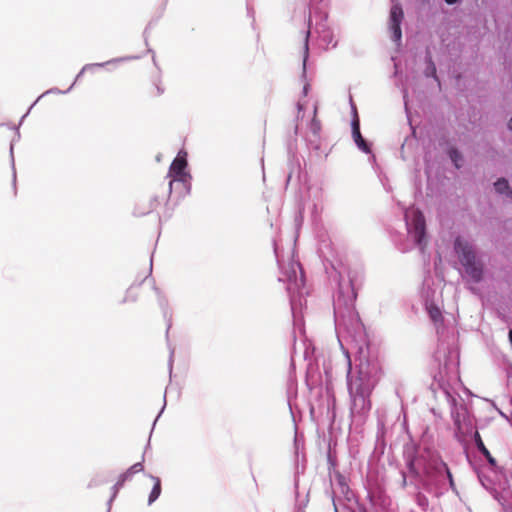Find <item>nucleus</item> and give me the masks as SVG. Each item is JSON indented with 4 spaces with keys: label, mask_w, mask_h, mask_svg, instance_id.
Listing matches in <instances>:
<instances>
[{
    "label": "nucleus",
    "mask_w": 512,
    "mask_h": 512,
    "mask_svg": "<svg viewBox=\"0 0 512 512\" xmlns=\"http://www.w3.org/2000/svg\"><path fill=\"white\" fill-rule=\"evenodd\" d=\"M352 397V411L364 415L371 409L370 395H351Z\"/></svg>",
    "instance_id": "obj_6"
},
{
    "label": "nucleus",
    "mask_w": 512,
    "mask_h": 512,
    "mask_svg": "<svg viewBox=\"0 0 512 512\" xmlns=\"http://www.w3.org/2000/svg\"><path fill=\"white\" fill-rule=\"evenodd\" d=\"M428 314L431 318V320L434 322V323H438V322H441L442 321V313H441V310L436 306V305H433L431 304L429 307H428Z\"/></svg>",
    "instance_id": "obj_13"
},
{
    "label": "nucleus",
    "mask_w": 512,
    "mask_h": 512,
    "mask_svg": "<svg viewBox=\"0 0 512 512\" xmlns=\"http://www.w3.org/2000/svg\"><path fill=\"white\" fill-rule=\"evenodd\" d=\"M132 291H133V288H130L128 293L130 294V293H132Z\"/></svg>",
    "instance_id": "obj_23"
},
{
    "label": "nucleus",
    "mask_w": 512,
    "mask_h": 512,
    "mask_svg": "<svg viewBox=\"0 0 512 512\" xmlns=\"http://www.w3.org/2000/svg\"><path fill=\"white\" fill-rule=\"evenodd\" d=\"M474 440H475V444H476V446H477L479 451L484 449V448H486V446H485V444H484V442H483V440H482V438H481V436H480L478 431H476L475 434H474Z\"/></svg>",
    "instance_id": "obj_15"
},
{
    "label": "nucleus",
    "mask_w": 512,
    "mask_h": 512,
    "mask_svg": "<svg viewBox=\"0 0 512 512\" xmlns=\"http://www.w3.org/2000/svg\"><path fill=\"white\" fill-rule=\"evenodd\" d=\"M449 156L452 160V162L454 163V165L459 168L460 167V161H462V155L460 154V152L455 149V148H451L449 150Z\"/></svg>",
    "instance_id": "obj_14"
},
{
    "label": "nucleus",
    "mask_w": 512,
    "mask_h": 512,
    "mask_svg": "<svg viewBox=\"0 0 512 512\" xmlns=\"http://www.w3.org/2000/svg\"><path fill=\"white\" fill-rule=\"evenodd\" d=\"M372 388L368 376L363 373H359L358 376L349 381L350 395H370Z\"/></svg>",
    "instance_id": "obj_4"
},
{
    "label": "nucleus",
    "mask_w": 512,
    "mask_h": 512,
    "mask_svg": "<svg viewBox=\"0 0 512 512\" xmlns=\"http://www.w3.org/2000/svg\"><path fill=\"white\" fill-rule=\"evenodd\" d=\"M454 248L458 254L461 264L465 267L466 273L478 282L482 278V265L476 260V256L472 246L461 237H457Z\"/></svg>",
    "instance_id": "obj_1"
},
{
    "label": "nucleus",
    "mask_w": 512,
    "mask_h": 512,
    "mask_svg": "<svg viewBox=\"0 0 512 512\" xmlns=\"http://www.w3.org/2000/svg\"><path fill=\"white\" fill-rule=\"evenodd\" d=\"M152 480L154 481V485L152 488V491L148 498V503L152 504L154 501L158 499V497L161 494V481L158 477L151 476Z\"/></svg>",
    "instance_id": "obj_10"
},
{
    "label": "nucleus",
    "mask_w": 512,
    "mask_h": 512,
    "mask_svg": "<svg viewBox=\"0 0 512 512\" xmlns=\"http://www.w3.org/2000/svg\"><path fill=\"white\" fill-rule=\"evenodd\" d=\"M303 109H304V105L301 102H298L297 103V110H298L297 118L300 117V114L303 111Z\"/></svg>",
    "instance_id": "obj_18"
},
{
    "label": "nucleus",
    "mask_w": 512,
    "mask_h": 512,
    "mask_svg": "<svg viewBox=\"0 0 512 512\" xmlns=\"http://www.w3.org/2000/svg\"><path fill=\"white\" fill-rule=\"evenodd\" d=\"M455 425L457 426L458 430H460V429H461V427H460V422H459V420H458V419H456V420H455Z\"/></svg>",
    "instance_id": "obj_19"
},
{
    "label": "nucleus",
    "mask_w": 512,
    "mask_h": 512,
    "mask_svg": "<svg viewBox=\"0 0 512 512\" xmlns=\"http://www.w3.org/2000/svg\"><path fill=\"white\" fill-rule=\"evenodd\" d=\"M494 187L498 193L502 194V193L508 192L512 196V191L510 190L508 181L506 179H504V178L498 179L494 183Z\"/></svg>",
    "instance_id": "obj_12"
},
{
    "label": "nucleus",
    "mask_w": 512,
    "mask_h": 512,
    "mask_svg": "<svg viewBox=\"0 0 512 512\" xmlns=\"http://www.w3.org/2000/svg\"><path fill=\"white\" fill-rule=\"evenodd\" d=\"M508 126H509V129L512 131V118L510 119Z\"/></svg>",
    "instance_id": "obj_21"
},
{
    "label": "nucleus",
    "mask_w": 512,
    "mask_h": 512,
    "mask_svg": "<svg viewBox=\"0 0 512 512\" xmlns=\"http://www.w3.org/2000/svg\"><path fill=\"white\" fill-rule=\"evenodd\" d=\"M412 224L414 228V234L416 242L421 245L425 237V218L421 211L415 210L412 212Z\"/></svg>",
    "instance_id": "obj_5"
},
{
    "label": "nucleus",
    "mask_w": 512,
    "mask_h": 512,
    "mask_svg": "<svg viewBox=\"0 0 512 512\" xmlns=\"http://www.w3.org/2000/svg\"><path fill=\"white\" fill-rule=\"evenodd\" d=\"M447 473H448V477H449V479H450V482L452 483V475H451V473L449 472V470H447Z\"/></svg>",
    "instance_id": "obj_22"
},
{
    "label": "nucleus",
    "mask_w": 512,
    "mask_h": 512,
    "mask_svg": "<svg viewBox=\"0 0 512 512\" xmlns=\"http://www.w3.org/2000/svg\"><path fill=\"white\" fill-rule=\"evenodd\" d=\"M480 452L483 454V456L486 458V460L491 465H495L496 464L495 458L491 455V453L489 452V450L487 448H484V449L480 450Z\"/></svg>",
    "instance_id": "obj_17"
},
{
    "label": "nucleus",
    "mask_w": 512,
    "mask_h": 512,
    "mask_svg": "<svg viewBox=\"0 0 512 512\" xmlns=\"http://www.w3.org/2000/svg\"><path fill=\"white\" fill-rule=\"evenodd\" d=\"M480 452L483 454V456L486 458V460L491 465H495L496 464L495 458L491 455V453L489 452V450L487 448H484V449L480 450Z\"/></svg>",
    "instance_id": "obj_16"
},
{
    "label": "nucleus",
    "mask_w": 512,
    "mask_h": 512,
    "mask_svg": "<svg viewBox=\"0 0 512 512\" xmlns=\"http://www.w3.org/2000/svg\"><path fill=\"white\" fill-rule=\"evenodd\" d=\"M144 466L141 462H137L132 465L125 473L120 475L116 486L121 487L127 480H129L134 474L143 471Z\"/></svg>",
    "instance_id": "obj_9"
},
{
    "label": "nucleus",
    "mask_w": 512,
    "mask_h": 512,
    "mask_svg": "<svg viewBox=\"0 0 512 512\" xmlns=\"http://www.w3.org/2000/svg\"><path fill=\"white\" fill-rule=\"evenodd\" d=\"M352 135L357 146L364 152H369V147L361 135L359 119L356 118L352 122Z\"/></svg>",
    "instance_id": "obj_8"
},
{
    "label": "nucleus",
    "mask_w": 512,
    "mask_h": 512,
    "mask_svg": "<svg viewBox=\"0 0 512 512\" xmlns=\"http://www.w3.org/2000/svg\"><path fill=\"white\" fill-rule=\"evenodd\" d=\"M313 118L310 122L309 129L314 136H318L321 131V122L317 119V107L314 108Z\"/></svg>",
    "instance_id": "obj_11"
},
{
    "label": "nucleus",
    "mask_w": 512,
    "mask_h": 512,
    "mask_svg": "<svg viewBox=\"0 0 512 512\" xmlns=\"http://www.w3.org/2000/svg\"><path fill=\"white\" fill-rule=\"evenodd\" d=\"M448 4H454L457 0H445Z\"/></svg>",
    "instance_id": "obj_20"
},
{
    "label": "nucleus",
    "mask_w": 512,
    "mask_h": 512,
    "mask_svg": "<svg viewBox=\"0 0 512 512\" xmlns=\"http://www.w3.org/2000/svg\"><path fill=\"white\" fill-rule=\"evenodd\" d=\"M186 152H179L177 157L173 160L168 176L171 178L170 187L174 180L184 181L186 177L185 169L187 167Z\"/></svg>",
    "instance_id": "obj_3"
},
{
    "label": "nucleus",
    "mask_w": 512,
    "mask_h": 512,
    "mask_svg": "<svg viewBox=\"0 0 512 512\" xmlns=\"http://www.w3.org/2000/svg\"><path fill=\"white\" fill-rule=\"evenodd\" d=\"M404 18V13L399 3H394L390 10L389 28L392 33V39L399 42L402 38L401 23Z\"/></svg>",
    "instance_id": "obj_2"
},
{
    "label": "nucleus",
    "mask_w": 512,
    "mask_h": 512,
    "mask_svg": "<svg viewBox=\"0 0 512 512\" xmlns=\"http://www.w3.org/2000/svg\"><path fill=\"white\" fill-rule=\"evenodd\" d=\"M285 274L288 281L294 282L296 285H299L298 282H300V285H303V273L299 263L291 262Z\"/></svg>",
    "instance_id": "obj_7"
}]
</instances>
